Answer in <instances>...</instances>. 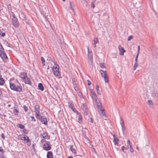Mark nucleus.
I'll use <instances>...</instances> for the list:
<instances>
[{
	"mask_svg": "<svg viewBox=\"0 0 158 158\" xmlns=\"http://www.w3.org/2000/svg\"><path fill=\"white\" fill-rule=\"evenodd\" d=\"M77 114L79 115L78 122L81 123L82 122V117L81 114L78 112H77Z\"/></svg>",
	"mask_w": 158,
	"mask_h": 158,
	"instance_id": "a211bd4d",
	"label": "nucleus"
},
{
	"mask_svg": "<svg viewBox=\"0 0 158 158\" xmlns=\"http://www.w3.org/2000/svg\"><path fill=\"white\" fill-rule=\"evenodd\" d=\"M120 123L121 126L124 125V121L122 118V117H120Z\"/></svg>",
	"mask_w": 158,
	"mask_h": 158,
	"instance_id": "e433bc0d",
	"label": "nucleus"
},
{
	"mask_svg": "<svg viewBox=\"0 0 158 158\" xmlns=\"http://www.w3.org/2000/svg\"><path fill=\"white\" fill-rule=\"evenodd\" d=\"M96 104V106L98 110H101L102 109L101 104L99 101H98L97 99L96 101H94Z\"/></svg>",
	"mask_w": 158,
	"mask_h": 158,
	"instance_id": "f3484780",
	"label": "nucleus"
},
{
	"mask_svg": "<svg viewBox=\"0 0 158 158\" xmlns=\"http://www.w3.org/2000/svg\"><path fill=\"white\" fill-rule=\"evenodd\" d=\"M16 81L19 85H17L15 83H14L10 81L9 82L10 88L11 89L14 91L20 92L22 90V86L17 80H16Z\"/></svg>",
	"mask_w": 158,
	"mask_h": 158,
	"instance_id": "f257e3e1",
	"label": "nucleus"
},
{
	"mask_svg": "<svg viewBox=\"0 0 158 158\" xmlns=\"http://www.w3.org/2000/svg\"><path fill=\"white\" fill-rule=\"evenodd\" d=\"M39 116H36V118L40 120L43 124L47 125V120L46 117L45 116H41L40 114Z\"/></svg>",
	"mask_w": 158,
	"mask_h": 158,
	"instance_id": "20e7f679",
	"label": "nucleus"
},
{
	"mask_svg": "<svg viewBox=\"0 0 158 158\" xmlns=\"http://www.w3.org/2000/svg\"><path fill=\"white\" fill-rule=\"evenodd\" d=\"M90 122L92 123H93V119L91 118H90Z\"/></svg>",
	"mask_w": 158,
	"mask_h": 158,
	"instance_id": "e2e57ef3",
	"label": "nucleus"
},
{
	"mask_svg": "<svg viewBox=\"0 0 158 158\" xmlns=\"http://www.w3.org/2000/svg\"><path fill=\"white\" fill-rule=\"evenodd\" d=\"M133 38V36L132 35L130 36L128 38V40L130 41Z\"/></svg>",
	"mask_w": 158,
	"mask_h": 158,
	"instance_id": "8fccbe9b",
	"label": "nucleus"
},
{
	"mask_svg": "<svg viewBox=\"0 0 158 158\" xmlns=\"http://www.w3.org/2000/svg\"><path fill=\"white\" fill-rule=\"evenodd\" d=\"M100 73L101 74V76L102 77H104L105 76H106V71H103L102 70H100Z\"/></svg>",
	"mask_w": 158,
	"mask_h": 158,
	"instance_id": "5701e85b",
	"label": "nucleus"
},
{
	"mask_svg": "<svg viewBox=\"0 0 158 158\" xmlns=\"http://www.w3.org/2000/svg\"><path fill=\"white\" fill-rule=\"evenodd\" d=\"M30 117L31 118V121H33L34 122H35L36 121V119L35 118V117H34V116H30Z\"/></svg>",
	"mask_w": 158,
	"mask_h": 158,
	"instance_id": "79ce46f5",
	"label": "nucleus"
},
{
	"mask_svg": "<svg viewBox=\"0 0 158 158\" xmlns=\"http://www.w3.org/2000/svg\"><path fill=\"white\" fill-rule=\"evenodd\" d=\"M114 138V139L115 138H116V137H117L116 136V135H115V134H113L112 135Z\"/></svg>",
	"mask_w": 158,
	"mask_h": 158,
	"instance_id": "69168bd1",
	"label": "nucleus"
},
{
	"mask_svg": "<svg viewBox=\"0 0 158 158\" xmlns=\"http://www.w3.org/2000/svg\"><path fill=\"white\" fill-rule=\"evenodd\" d=\"M23 108L24 110V111L25 112H26L28 111V110L27 107L26 106H25V105L23 106Z\"/></svg>",
	"mask_w": 158,
	"mask_h": 158,
	"instance_id": "ea45409f",
	"label": "nucleus"
},
{
	"mask_svg": "<svg viewBox=\"0 0 158 158\" xmlns=\"http://www.w3.org/2000/svg\"><path fill=\"white\" fill-rule=\"evenodd\" d=\"M0 35L2 37H4L5 35V33L4 32H0Z\"/></svg>",
	"mask_w": 158,
	"mask_h": 158,
	"instance_id": "49530a36",
	"label": "nucleus"
},
{
	"mask_svg": "<svg viewBox=\"0 0 158 158\" xmlns=\"http://www.w3.org/2000/svg\"><path fill=\"white\" fill-rule=\"evenodd\" d=\"M41 141L42 143L45 142V143L43 144V149L45 150L48 151L51 149V144L49 141H47L45 139H41Z\"/></svg>",
	"mask_w": 158,
	"mask_h": 158,
	"instance_id": "7ed1b4c3",
	"label": "nucleus"
},
{
	"mask_svg": "<svg viewBox=\"0 0 158 158\" xmlns=\"http://www.w3.org/2000/svg\"><path fill=\"white\" fill-rule=\"evenodd\" d=\"M25 22L27 25H29V23L28 21L25 20Z\"/></svg>",
	"mask_w": 158,
	"mask_h": 158,
	"instance_id": "052dcab7",
	"label": "nucleus"
},
{
	"mask_svg": "<svg viewBox=\"0 0 158 158\" xmlns=\"http://www.w3.org/2000/svg\"><path fill=\"white\" fill-rule=\"evenodd\" d=\"M68 158H73V156H70L68 157Z\"/></svg>",
	"mask_w": 158,
	"mask_h": 158,
	"instance_id": "774afa93",
	"label": "nucleus"
},
{
	"mask_svg": "<svg viewBox=\"0 0 158 158\" xmlns=\"http://www.w3.org/2000/svg\"><path fill=\"white\" fill-rule=\"evenodd\" d=\"M0 152L2 153H4L5 152L4 150L2 149V148L1 147H0Z\"/></svg>",
	"mask_w": 158,
	"mask_h": 158,
	"instance_id": "603ef678",
	"label": "nucleus"
},
{
	"mask_svg": "<svg viewBox=\"0 0 158 158\" xmlns=\"http://www.w3.org/2000/svg\"><path fill=\"white\" fill-rule=\"evenodd\" d=\"M2 92L1 89H0V96L2 94Z\"/></svg>",
	"mask_w": 158,
	"mask_h": 158,
	"instance_id": "338daca9",
	"label": "nucleus"
},
{
	"mask_svg": "<svg viewBox=\"0 0 158 158\" xmlns=\"http://www.w3.org/2000/svg\"><path fill=\"white\" fill-rule=\"evenodd\" d=\"M99 65L102 68H105V64L103 63H100Z\"/></svg>",
	"mask_w": 158,
	"mask_h": 158,
	"instance_id": "f704fd0d",
	"label": "nucleus"
},
{
	"mask_svg": "<svg viewBox=\"0 0 158 158\" xmlns=\"http://www.w3.org/2000/svg\"><path fill=\"white\" fill-rule=\"evenodd\" d=\"M11 16L13 17L12 19H15L17 18L15 16V14L13 12H11Z\"/></svg>",
	"mask_w": 158,
	"mask_h": 158,
	"instance_id": "a18cd8bd",
	"label": "nucleus"
},
{
	"mask_svg": "<svg viewBox=\"0 0 158 158\" xmlns=\"http://www.w3.org/2000/svg\"><path fill=\"white\" fill-rule=\"evenodd\" d=\"M148 102L149 104H152V102L151 100H148Z\"/></svg>",
	"mask_w": 158,
	"mask_h": 158,
	"instance_id": "4d7b16f0",
	"label": "nucleus"
},
{
	"mask_svg": "<svg viewBox=\"0 0 158 158\" xmlns=\"http://www.w3.org/2000/svg\"><path fill=\"white\" fill-rule=\"evenodd\" d=\"M87 81L88 85H90L91 84V82L89 80H87Z\"/></svg>",
	"mask_w": 158,
	"mask_h": 158,
	"instance_id": "864d4df0",
	"label": "nucleus"
},
{
	"mask_svg": "<svg viewBox=\"0 0 158 158\" xmlns=\"http://www.w3.org/2000/svg\"><path fill=\"white\" fill-rule=\"evenodd\" d=\"M47 158H53L52 153L51 151H49L47 153Z\"/></svg>",
	"mask_w": 158,
	"mask_h": 158,
	"instance_id": "4be33fe9",
	"label": "nucleus"
},
{
	"mask_svg": "<svg viewBox=\"0 0 158 158\" xmlns=\"http://www.w3.org/2000/svg\"><path fill=\"white\" fill-rule=\"evenodd\" d=\"M93 41H94V44H96L98 42V39L97 38H94Z\"/></svg>",
	"mask_w": 158,
	"mask_h": 158,
	"instance_id": "c9c22d12",
	"label": "nucleus"
},
{
	"mask_svg": "<svg viewBox=\"0 0 158 158\" xmlns=\"http://www.w3.org/2000/svg\"><path fill=\"white\" fill-rule=\"evenodd\" d=\"M23 81L25 84H28L30 85H31V82L29 78L27 77H26L25 79H23Z\"/></svg>",
	"mask_w": 158,
	"mask_h": 158,
	"instance_id": "4468645a",
	"label": "nucleus"
},
{
	"mask_svg": "<svg viewBox=\"0 0 158 158\" xmlns=\"http://www.w3.org/2000/svg\"><path fill=\"white\" fill-rule=\"evenodd\" d=\"M81 108L84 111V114L85 115L88 114V109L86 104L83 103L81 106Z\"/></svg>",
	"mask_w": 158,
	"mask_h": 158,
	"instance_id": "6e6552de",
	"label": "nucleus"
},
{
	"mask_svg": "<svg viewBox=\"0 0 158 158\" xmlns=\"http://www.w3.org/2000/svg\"><path fill=\"white\" fill-rule=\"evenodd\" d=\"M70 150L72 151L73 154L75 155V156L76 155V152L73 146L70 145Z\"/></svg>",
	"mask_w": 158,
	"mask_h": 158,
	"instance_id": "aec40b11",
	"label": "nucleus"
},
{
	"mask_svg": "<svg viewBox=\"0 0 158 158\" xmlns=\"http://www.w3.org/2000/svg\"><path fill=\"white\" fill-rule=\"evenodd\" d=\"M21 16L23 19H26V16L23 13H21Z\"/></svg>",
	"mask_w": 158,
	"mask_h": 158,
	"instance_id": "a19ab883",
	"label": "nucleus"
},
{
	"mask_svg": "<svg viewBox=\"0 0 158 158\" xmlns=\"http://www.w3.org/2000/svg\"><path fill=\"white\" fill-rule=\"evenodd\" d=\"M38 89L41 91H43L44 90V87L42 84L40 83L38 84Z\"/></svg>",
	"mask_w": 158,
	"mask_h": 158,
	"instance_id": "a878e982",
	"label": "nucleus"
},
{
	"mask_svg": "<svg viewBox=\"0 0 158 158\" xmlns=\"http://www.w3.org/2000/svg\"><path fill=\"white\" fill-rule=\"evenodd\" d=\"M48 60L51 61H52V62L53 61V60L52 59V58H51L50 57H48Z\"/></svg>",
	"mask_w": 158,
	"mask_h": 158,
	"instance_id": "6e6d98bb",
	"label": "nucleus"
},
{
	"mask_svg": "<svg viewBox=\"0 0 158 158\" xmlns=\"http://www.w3.org/2000/svg\"><path fill=\"white\" fill-rule=\"evenodd\" d=\"M1 136L2 138L3 139H4L5 137L4 135V134L3 133H2L1 135Z\"/></svg>",
	"mask_w": 158,
	"mask_h": 158,
	"instance_id": "13d9d810",
	"label": "nucleus"
},
{
	"mask_svg": "<svg viewBox=\"0 0 158 158\" xmlns=\"http://www.w3.org/2000/svg\"><path fill=\"white\" fill-rule=\"evenodd\" d=\"M41 135L42 136V137L45 139H49L50 136L48 135V134L45 132H44L41 134Z\"/></svg>",
	"mask_w": 158,
	"mask_h": 158,
	"instance_id": "ddd939ff",
	"label": "nucleus"
},
{
	"mask_svg": "<svg viewBox=\"0 0 158 158\" xmlns=\"http://www.w3.org/2000/svg\"><path fill=\"white\" fill-rule=\"evenodd\" d=\"M19 112V111L17 109H15L13 110V113L15 115H18Z\"/></svg>",
	"mask_w": 158,
	"mask_h": 158,
	"instance_id": "c756f323",
	"label": "nucleus"
},
{
	"mask_svg": "<svg viewBox=\"0 0 158 158\" xmlns=\"http://www.w3.org/2000/svg\"><path fill=\"white\" fill-rule=\"evenodd\" d=\"M89 90L90 96L92 99L94 101H96V100L97 99V97L94 91L91 89H89Z\"/></svg>",
	"mask_w": 158,
	"mask_h": 158,
	"instance_id": "423d86ee",
	"label": "nucleus"
},
{
	"mask_svg": "<svg viewBox=\"0 0 158 158\" xmlns=\"http://www.w3.org/2000/svg\"><path fill=\"white\" fill-rule=\"evenodd\" d=\"M121 127H122V130L123 132H124V131L125 130V127H124V125L121 126Z\"/></svg>",
	"mask_w": 158,
	"mask_h": 158,
	"instance_id": "5fc2aeb1",
	"label": "nucleus"
},
{
	"mask_svg": "<svg viewBox=\"0 0 158 158\" xmlns=\"http://www.w3.org/2000/svg\"><path fill=\"white\" fill-rule=\"evenodd\" d=\"M26 143L28 146H30L31 144V142L30 139L28 141H27Z\"/></svg>",
	"mask_w": 158,
	"mask_h": 158,
	"instance_id": "37998d69",
	"label": "nucleus"
},
{
	"mask_svg": "<svg viewBox=\"0 0 158 158\" xmlns=\"http://www.w3.org/2000/svg\"><path fill=\"white\" fill-rule=\"evenodd\" d=\"M17 126L21 129H23L25 128L24 125L21 124H18L17 125Z\"/></svg>",
	"mask_w": 158,
	"mask_h": 158,
	"instance_id": "c85d7f7f",
	"label": "nucleus"
},
{
	"mask_svg": "<svg viewBox=\"0 0 158 158\" xmlns=\"http://www.w3.org/2000/svg\"><path fill=\"white\" fill-rule=\"evenodd\" d=\"M23 135L24 136L23 137V138L24 139V141H26V142L27 141H28L30 139L26 135Z\"/></svg>",
	"mask_w": 158,
	"mask_h": 158,
	"instance_id": "7c9ffc66",
	"label": "nucleus"
},
{
	"mask_svg": "<svg viewBox=\"0 0 158 158\" xmlns=\"http://www.w3.org/2000/svg\"><path fill=\"white\" fill-rule=\"evenodd\" d=\"M124 148H125V147L124 146H122V151L124 152H125L124 151Z\"/></svg>",
	"mask_w": 158,
	"mask_h": 158,
	"instance_id": "bf43d9fd",
	"label": "nucleus"
},
{
	"mask_svg": "<svg viewBox=\"0 0 158 158\" xmlns=\"http://www.w3.org/2000/svg\"><path fill=\"white\" fill-rule=\"evenodd\" d=\"M152 96L154 98H157L158 97V91H154L151 94Z\"/></svg>",
	"mask_w": 158,
	"mask_h": 158,
	"instance_id": "6ab92c4d",
	"label": "nucleus"
},
{
	"mask_svg": "<svg viewBox=\"0 0 158 158\" xmlns=\"http://www.w3.org/2000/svg\"><path fill=\"white\" fill-rule=\"evenodd\" d=\"M120 50V53L119 54L120 55H124V53L126 51L125 49H124L123 48H122V49L119 50Z\"/></svg>",
	"mask_w": 158,
	"mask_h": 158,
	"instance_id": "bb28decb",
	"label": "nucleus"
},
{
	"mask_svg": "<svg viewBox=\"0 0 158 158\" xmlns=\"http://www.w3.org/2000/svg\"><path fill=\"white\" fill-rule=\"evenodd\" d=\"M19 77L23 80L25 79L27 77V73L24 72H21Z\"/></svg>",
	"mask_w": 158,
	"mask_h": 158,
	"instance_id": "2eb2a0df",
	"label": "nucleus"
},
{
	"mask_svg": "<svg viewBox=\"0 0 158 158\" xmlns=\"http://www.w3.org/2000/svg\"><path fill=\"white\" fill-rule=\"evenodd\" d=\"M4 44L6 46L9 47H10L9 44L7 41L5 42H4Z\"/></svg>",
	"mask_w": 158,
	"mask_h": 158,
	"instance_id": "de8ad7c7",
	"label": "nucleus"
},
{
	"mask_svg": "<svg viewBox=\"0 0 158 158\" xmlns=\"http://www.w3.org/2000/svg\"><path fill=\"white\" fill-rule=\"evenodd\" d=\"M119 140V139L117 137L114 139L113 142L114 143V144L115 145H118Z\"/></svg>",
	"mask_w": 158,
	"mask_h": 158,
	"instance_id": "393cba45",
	"label": "nucleus"
},
{
	"mask_svg": "<svg viewBox=\"0 0 158 158\" xmlns=\"http://www.w3.org/2000/svg\"><path fill=\"white\" fill-rule=\"evenodd\" d=\"M23 132L25 134H27L28 132V131L26 129H23Z\"/></svg>",
	"mask_w": 158,
	"mask_h": 158,
	"instance_id": "c03bdc74",
	"label": "nucleus"
},
{
	"mask_svg": "<svg viewBox=\"0 0 158 158\" xmlns=\"http://www.w3.org/2000/svg\"><path fill=\"white\" fill-rule=\"evenodd\" d=\"M68 104L69 107L74 112H76V113H77V112H78L77 111L76 109L73 104L71 102H69L68 103Z\"/></svg>",
	"mask_w": 158,
	"mask_h": 158,
	"instance_id": "f8f14e48",
	"label": "nucleus"
},
{
	"mask_svg": "<svg viewBox=\"0 0 158 158\" xmlns=\"http://www.w3.org/2000/svg\"><path fill=\"white\" fill-rule=\"evenodd\" d=\"M72 83L74 86V88L76 91H78V87L77 82L75 78H73L72 79Z\"/></svg>",
	"mask_w": 158,
	"mask_h": 158,
	"instance_id": "0eeeda50",
	"label": "nucleus"
},
{
	"mask_svg": "<svg viewBox=\"0 0 158 158\" xmlns=\"http://www.w3.org/2000/svg\"><path fill=\"white\" fill-rule=\"evenodd\" d=\"M13 25L15 27H18L19 26V22L17 18L12 19Z\"/></svg>",
	"mask_w": 158,
	"mask_h": 158,
	"instance_id": "1a4fd4ad",
	"label": "nucleus"
},
{
	"mask_svg": "<svg viewBox=\"0 0 158 158\" xmlns=\"http://www.w3.org/2000/svg\"><path fill=\"white\" fill-rule=\"evenodd\" d=\"M95 2H92L91 3V7H92L93 8H94L95 7L94 4Z\"/></svg>",
	"mask_w": 158,
	"mask_h": 158,
	"instance_id": "3c124183",
	"label": "nucleus"
},
{
	"mask_svg": "<svg viewBox=\"0 0 158 158\" xmlns=\"http://www.w3.org/2000/svg\"><path fill=\"white\" fill-rule=\"evenodd\" d=\"M103 77L104 78V80L105 82L108 83L109 82V79L108 75L107 74L106 75V76H105L104 77Z\"/></svg>",
	"mask_w": 158,
	"mask_h": 158,
	"instance_id": "cd10ccee",
	"label": "nucleus"
},
{
	"mask_svg": "<svg viewBox=\"0 0 158 158\" xmlns=\"http://www.w3.org/2000/svg\"><path fill=\"white\" fill-rule=\"evenodd\" d=\"M96 90H97V93L99 94V95H100L101 94V93L99 92V86L98 85H96Z\"/></svg>",
	"mask_w": 158,
	"mask_h": 158,
	"instance_id": "2f4dec72",
	"label": "nucleus"
},
{
	"mask_svg": "<svg viewBox=\"0 0 158 158\" xmlns=\"http://www.w3.org/2000/svg\"><path fill=\"white\" fill-rule=\"evenodd\" d=\"M69 5H70V6H69V7L73 11H74V8L72 6V2H70V3H69Z\"/></svg>",
	"mask_w": 158,
	"mask_h": 158,
	"instance_id": "4c0bfd02",
	"label": "nucleus"
},
{
	"mask_svg": "<svg viewBox=\"0 0 158 158\" xmlns=\"http://www.w3.org/2000/svg\"><path fill=\"white\" fill-rule=\"evenodd\" d=\"M14 77H12V78H11L10 80V82H11V81H14Z\"/></svg>",
	"mask_w": 158,
	"mask_h": 158,
	"instance_id": "680f3d73",
	"label": "nucleus"
},
{
	"mask_svg": "<svg viewBox=\"0 0 158 158\" xmlns=\"http://www.w3.org/2000/svg\"><path fill=\"white\" fill-rule=\"evenodd\" d=\"M88 56L89 59V60L91 61L92 64H93V55L91 51H89V47H88Z\"/></svg>",
	"mask_w": 158,
	"mask_h": 158,
	"instance_id": "9d476101",
	"label": "nucleus"
},
{
	"mask_svg": "<svg viewBox=\"0 0 158 158\" xmlns=\"http://www.w3.org/2000/svg\"><path fill=\"white\" fill-rule=\"evenodd\" d=\"M138 66V63L135 62L134 66V70H135L136 69L137 67Z\"/></svg>",
	"mask_w": 158,
	"mask_h": 158,
	"instance_id": "58836bf2",
	"label": "nucleus"
},
{
	"mask_svg": "<svg viewBox=\"0 0 158 158\" xmlns=\"http://www.w3.org/2000/svg\"><path fill=\"white\" fill-rule=\"evenodd\" d=\"M54 63V66L52 67V70L54 75L56 77L60 75L59 71V66L56 64Z\"/></svg>",
	"mask_w": 158,
	"mask_h": 158,
	"instance_id": "f03ea898",
	"label": "nucleus"
},
{
	"mask_svg": "<svg viewBox=\"0 0 158 158\" xmlns=\"http://www.w3.org/2000/svg\"><path fill=\"white\" fill-rule=\"evenodd\" d=\"M35 110L36 116H39V115L40 114V106L39 105H36L35 106Z\"/></svg>",
	"mask_w": 158,
	"mask_h": 158,
	"instance_id": "9b49d317",
	"label": "nucleus"
},
{
	"mask_svg": "<svg viewBox=\"0 0 158 158\" xmlns=\"http://www.w3.org/2000/svg\"><path fill=\"white\" fill-rule=\"evenodd\" d=\"M100 111V115L102 116H104L105 118H106V114L104 111V109H101V110H99Z\"/></svg>",
	"mask_w": 158,
	"mask_h": 158,
	"instance_id": "412c9836",
	"label": "nucleus"
},
{
	"mask_svg": "<svg viewBox=\"0 0 158 158\" xmlns=\"http://www.w3.org/2000/svg\"><path fill=\"white\" fill-rule=\"evenodd\" d=\"M0 56L5 62H6L8 60L7 56L4 52V50L0 52Z\"/></svg>",
	"mask_w": 158,
	"mask_h": 158,
	"instance_id": "39448f33",
	"label": "nucleus"
},
{
	"mask_svg": "<svg viewBox=\"0 0 158 158\" xmlns=\"http://www.w3.org/2000/svg\"><path fill=\"white\" fill-rule=\"evenodd\" d=\"M78 95L80 97H82V93L79 90V89H78V91H76Z\"/></svg>",
	"mask_w": 158,
	"mask_h": 158,
	"instance_id": "72a5a7b5",
	"label": "nucleus"
},
{
	"mask_svg": "<svg viewBox=\"0 0 158 158\" xmlns=\"http://www.w3.org/2000/svg\"><path fill=\"white\" fill-rule=\"evenodd\" d=\"M138 55H139V54H138H138H137V55L136 56V58L135 59V62H137L138 63Z\"/></svg>",
	"mask_w": 158,
	"mask_h": 158,
	"instance_id": "09e8293b",
	"label": "nucleus"
},
{
	"mask_svg": "<svg viewBox=\"0 0 158 158\" xmlns=\"http://www.w3.org/2000/svg\"><path fill=\"white\" fill-rule=\"evenodd\" d=\"M122 48H123L120 45H119L118 46V48L119 50L121 49H122Z\"/></svg>",
	"mask_w": 158,
	"mask_h": 158,
	"instance_id": "0e129e2a",
	"label": "nucleus"
},
{
	"mask_svg": "<svg viewBox=\"0 0 158 158\" xmlns=\"http://www.w3.org/2000/svg\"><path fill=\"white\" fill-rule=\"evenodd\" d=\"M42 63L43 66H44L45 64V60L43 57L42 56L41 58Z\"/></svg>",
	"mask_w": 158,
	"mask_h": 158,
	"instance_id": "473e14b6",
	"label": "nucleus"
},
{
	"mask_svg": "<svg viewBox=\"0 0 158 158\" xmlns=\"http://www.w3.org/2000/svg\"><path fill=\"white\" fill-rule=\"evenodd\" d=\"M127 144L128 148H129V146L130 147V151L131 152V153L133 152L134 150L132 148L130 140L129 139L127 140Z\"/></svg>",
	"mask_w": 158,
	"mask_h": 158,
	"instance_id": "dca6fc26",
	"label": "nucleus"
},
{
	"mask_svg": "<svg viewBox=\"0 0 158 158\" xmlns=\"http://www.w3.org/2000/svg\"><path fill=\"white\" fill-rule=\"evenodd\" d=\"M5 82V81L3 78L1 76H0V85H3Z\"/></svg>",
	"mask_w": 158,
	"mask_h": 158,
	"instance_id": "b1692460",
	"label": "nucleus"
}]
</instances>
